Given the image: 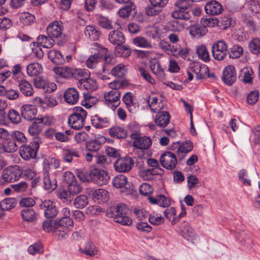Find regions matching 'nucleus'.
<instances>
[{"label": "nucleus", "instance_id": "1", "mask_svg": "<svg viewBox=\"0 0 260 260\" xmlns=\"http://www.w3.org/2000/svg\"><path fill=\"white\" fill-rule=\"evenodd\" d=\"M129 209L128 207L122 203L118 204L110 207L107 210V215L113 218V220L124 225H129L132 222V219L128 216Z\"/></svg>", "mask_w": 260, "mask_h": 260}, {"label": "nucleus", "instance_id": "2", "mask_svg": "<svg viewBox=\"0 0 260 260\" xmlns=\"http://www.w3.org/2000/svg\"><path fill=\"white\" fill-rule=\"evenodd\" d=\"M86 116L87 112L83 108L75 107L73 113L68 118V123L73 129H80L84 126Z\"/></svg>", "mask_w": 260, "mask_h": 260}, {"label": "nucleus", "instance_id": "3", "mask_svg": "<svg viewBox=\"0 0 260 260\" xmlns=\"http://www.w3.org/2000/svg\"><path fill=\"white\" fill-rule=\"evenodd\" d=\"M40 143H41L40 138H36L29 145H22L19 149L21 157L26 160L35 158Z\"/></svg>", "mask_w": 260, "mask_h": 260}, {"label": "nucleus", "instance_id": "4", "mask_svg": "<svg viewBox=\"0 0 260 260\" xmlns=\"http://www.w3.org/2000/svg\"><path fill=\"white\" fill-rule=\"evenodd\" d=\"M99 62L102 63V71H108L116 63V59L108 52L107 48L99 45Z\"/></svg>", "mask_w": 260, "mask_h": 260}, {"label": "nucleus", "instance_id": "5", "mask_svg": "<svg viewBox=\"0 0 260 260\" xmlns=\"http://www.w3.org/2000/svg\"><path fill=\"white\" fill-rule=\"evenodd\" d=\"M76 174L83 182H93L96 184L98 182V167L96 165L90 166L89 173L82 169H77Z\"/></svg>", "mask_w": 260, "mask_h": 260}, {"label": "nucleus", "instance_id": "6", "mask_svg": "<svg viewBox=\"0 0 260 260\" xmlns=\"http://www.w3.org/2000/svg\"><path fill=\"white\" fill-rule=\"evenodd\" d=\"M22 174V171L18 166L10 167L2 172V179L5 182H13L17 181Z\"/></svg>", "mask_w": 260, "mask_h": 260}, {"label": "nucleus", "instance_id": "7", "mask_svg": "<svg viewBox=\"0 0 260 260\" xmlns=\"http://www.w3.org/2000/svg\"><path fill=\"white\" fill-rule=\"evenodd\" d=\"M213 57L217 60H222L227 56L228 45L222 40L218 41L212 46Z\"/></svg>", "mask_w": 260, "mask_h": 260}, {"label": "nucleus", "instance_id": "8", "mask_svg": "<svg viewBox=\"0 0 260 260\" xmlns=\"http://www.w3.org/2000/svg\"><path fill=\"white\" fill-rule=\"evenodd\" d=\"M131 138L134 140L133 145L135 147L140 149H147L151 145V140L146 136L141 137L140 133H132Z\"/></svg>", "mask_w": 260, "mask_h": 260}, {"label": "nucleus", "instance_id": "9", "mask_svg": "<svg viewBox=\"0 0 260 260\" xmlns=\"http://www.w3.org/2000/svg\"><path fill=\"white\" fill-rule=\"evenodd\" d=\"M134 160L130 157H125L118 159L114 164L115 170L121 173L129 171L134 165Z\"/></svg>", "mask_w": 260, "mask_h": 260}, {"label": "nucleus", "instance_id": "10", "mask_svg": "<svg viewBox=\"0 0 260 260\" xmlns=\"http://www.w3.org/2000/svg\"><path fill=\"white\" fill-rule=\"evenodd\" d=\"M160 163L163 167L168 170H173L177 165V158L175 154L167 151L161 154Z\"/></svg>", "mask_w": 260, "mask_h": 260}, {"label": "nucleus", "instance_id": "11", "mask_svg": "<svg viewBox=\"0 0 260 260\" xmlns=\"http://www.w3.org/2000/svg\"><path fill=\"white\" fill-rule=\"evenodd\" d=\"M120 92L117 90H112L104 95L105 104L115 110L120 105Z\"/></svg>", "mask_w": 260, "mask_h": 260}, {"label": "nucleus", "instance_id": "12", "mask_svg": "<svg viewBox=\"0 0 260 260\" xmlns=\"http://www.w3.org/2000/svg\"><path fill=\"white\" fill-rule=\"evenodd\" d=\"M40 208L44 210L45 217L47 218H52L55 217L58 214V210L55 203L50 200H45L40 205Z\"/></svg>", "mask_w": 260, "mask_h": 260}, {"label": "nucleus", "instance_id": "13", "mask_svg": "<svg viewBox=\"0 0 260 260\" xmlns=\"http://www.w3.org/2000/svg\"><path fill=\"white\" fill-rule=\"evenodd\" d=\"M63 26L60 21H54L48 26L46 31L50 38H58L62 34Z\"/></svg>", "mask_w": 260, "mask_h": 260}, {"label": "nucleus", "instance_id": "14", "mask_svg": "<svg viewBox=\"0 0 260 260\" xmlns=\"http://www.w3.org/2000/svg\"><path fill=\"white\" fill-rule=\"evenodd\" d=\"M191 72L194 73L196 78L201 80L206 77L209 72L208 68L206 65H202L199 62H192L190 64Z\"/></svg>", "mask_w": 260, "mask_h": 260}, {"label": "nucleus", "instance_id": "15", "mask_svg": "<svg viewBox=\"0 0 260 260\" xmlns=\"http://www.w3.org/2000/svg\"><path fill=\"white\" fill-rule=\"evenodd\" d=\"M42 181L44 188L50 192L53 191L57 187L56 179L53 176H51L47 171L43 172Z\"/></svg>", "mask_w": 260, "mask_h": 260}, {"label": "nucleus", "instance_id": "16", "mask_svg": "<svg viewBox=\"0 0 260 260\" xmlns=\"http://www.w3.org/2000/svg\"><path fill=\"white\" fill-rule=\"evenodd\" d=\"M222 79L223 82L228 85H232L236 81V73L234 66L229 65L224 68L223 71Z\"/></svg>", "mask_w": 260, "mask_h": 260}, {"label": "nucleus", "instance_id": "17", "mask_svg": "<svg viewBox=\"0 0 260 260\" xmlns=\"http://www.w3.org/2000/svg\"><path fill=\"white\" fill-rule=\"evenodd\" d=\"M21 116L26 120L31 121L35 119L37 113V108L32 105H24L21 108Z\"/></svg>", "mask_w": 260, "mask_h": 260}, {"label": "nucleus", "instance_id": "18", "mask_svg": "<svg viewBox=\"0 0 260 260\" xmlns=\"http://www.w3.org/2000/svg\"><path fill=\"white\" fill-rule=\"evenodd\" d=\"M206 13L211 15H217L223 11L221 5L216 1H211L205 6Z\"/></svg>", "mask_w": 260, "mask_h": 260}, {"label": "nucleus", "instance_id": "19", "mask_svg": "<svg viewBox=\"0 0 260 260\" xmlns=\"http://www.w3.org/2000/svg\"><path fill=\"white\" fill-rule=\"evenodd\" d=\"M150 69L160 80L165 79L164 69L161 68L160 63L157 60L153 59L150 61Z\"/></svg>", "mask_w": 260, "mask_h": 260}, {"label": "nucleus", "instance_id": "20", "mask_svg": "<svg viewBox=\"0 0 260 260\" xmlns=\"http://www.w3.org/2000/svg\"><path fill=\"white\" fill-rule=\"evenodd\" d=\"M64 101L71 105L75 104L79 99V93L74 88H70L66 90L64 93Z\"/></svg>", "mask_w": 260, "mask_h": 260}, {"label": "nucleus", "instance_id": "21", "mask_svg": "<svg viewBox=\"0 0 260 260\" xmlns=\"http://www.w3.org/2000/svg\"><path fill=\"white\" fill-rule=\"evenodd\" d=\"M18 87L21 92L25 96H31L34 93L32 85L26 80L19 81Z\"/></svg>", "mask_w": 260, "mask_h": 260}, {"label": "nucleus", "instance_id": "22", "mask_svg": "<svg viewBox=\"0 0 260 260\" xmlns=\"http://www.w3.org/2000/svg\"><path fill=\"white\" fill-rule=\"evenodd\" d=\"M109 41L117 46L122 45L125 42L124 35L118 30H113L109 35Z\"/></svg>", "mask_w": 260, "mask_h": 260}, {"label": "nucleus", "instance_id": "23", "mask_svg": "<svg viewBox=\"0 0 260 260\" xmlns=\"http://www.w3.org/2000/svg\"><path fill=\"white\" fill-rule=\"evenodd\" d=\"M158 113L154 119L155 123L160 127H165L170 122V115L167 111L158 112Z\"/></svg>", "mask_w": 260, "mask_h": 260}, {"label": "nucleus", "instance_id": "24", "mask_svg": "<svg viewBox=\"0 0 260 260\" xmlns=\"http://www.w3.org/2000/svg\"><path fill=\"white\" fill-rule=\"evenodd\" d=\"M193 148V145L190 141H186L182 143L176 151L177 154L180 160L183 159L186 154L191 151Z\"/></svg>", "mask_w": 260, "mask_h": 260}, {"label": "nucleus", "instance_id": "25", "mask_svg": "<svg viewBox=\"0 0 260 260\" xmlns=\"http://www.w3.org/2000/svg\"><path fill=\"white\" fill-rule=\"evenodd\" d=\"M180 231L182 236L188 241H192L195 238L193 230L187 222H183V223H182Z\"/></svg>", "mask_w": 260, "mask_h": 260}, {"label": "nucleus", "instance_id": "26", "mask_svg": "<svg viewBox=\"0 0 260 260\" xmlns=\"http://www.w3.org/2000/svg\"><path fill=\"white\" fill-rule=\"evenodd\" d=\"M71 179L68 185V190L71 195H76L82 191L83 187L73 174H71Z\"/></svg>", "mask_w": 260, "mask_h": 260}, {"label": "nucleus", "instance_id": "27", "mask_svg": "<svg viewBox=\"0 0 260 260\" xmlns=\"http://www.w3.org/2000/svg\"><path fill=\"white\" fill-rule=\"evenodd\" d=\"M74 69L71 67L64 66L58 67L54 69L55 73L64 78L73 77V71Z\"/></svg>", "mask_w": 260, "mask_h": 260}, {"label": "nucleus", "instance_id": "28", "mask_svg": "<svg viewBox=\"0 0 260 260\" xmlns=\"http://www.w3.org/2000/svg\"><path fill=\"white\" fill-rule=\"evenodd\" d=\"M110 135L117 139H124L127 135V131L122 127L119 126L113 127L110 129Z\"/></svg>", "mask_w": 260, "mask_h": 260}, {"label": "nucleus", "instance_id": "29", "mask_svg": "<svg viewBox=\"0 0 260 260\" xmlns=\"http://www.w3.org/2000/svg\"><path fill=\"white\" fill-rule=\"evenodd\" d=\"M26 71L29 76H37L42 72V68L38 63H31L27 66Z\"/></svg>", "mask_w": 260, "mask_h": 260}, {"label": "nucleus", "instance_id": "30", "mask_svg": "<svg viewBox=\"0 0 260 260\" xmlns=\"http://www.w3.org/2000/svg\"><path fill=\"white\" fill-rule=\"evenodd\" d=\"M49 58L55 64H62L64 59L61 54L55 49H52L48 51Z\"/></svg>", "mask_w": 260, "mask_h": 260}, {"label": "nucleus", "instance_id": "31", "mask_svg": "<svg viewBox=\"0 0 260 260\" xmlns=\"http://www.w3.org/2000/svg\"><path fill=\"white\" fill-rule=\"evenodd\" d=\"M17 204L16 199L14 198H6L0 202V207L3 211L10 210L14 208Z\"/></svg>", "mask_w": 260, "mask_h": 260}, {"label": "nucleus", "instance_id": "32", "mask_svg": "<svg viewBox=\"0 0 260 260\" xmlns=\"http://www.w3.org/2000/svg\"><path fill=\"white\" fill-rule=\"evenodd\" d=\"M37 41L42 46L46 48H51L55 43L53 38L44 35L39 36L37 38Z\"/></svg>", "mask_w": 260, "mask_h": 260}, {"label": "nucleus", "instance_id": "33", "mask_svg": "<svg viewBox=\"0 0 260 260\" xmlns=\"http://www.w3.org/2000/svg\"><path fill=\"white\" fill-rule=\"evenodd\" d=\"M126 70L124 65L122 64H119L117 66L114 67L111 71V74L117 77L119 80H122L125 74Z\"/></svg>", "mask_w": 260, "mask_h": 260}, {"label": "nucleus", "instance_id": "34", "mask_svg": "<svg viewBox=\"0 0 260 260\" xmlns=\"http://www.w3.org/2000/svg\"><path fill=\"white\" fill-rule=\"evenodd\" d=\"M207 31L206 28L204 26L200 25H193L189 28V33L193 37H201L204 36Z\"/></svg>", "mask_w": 260, "mask_h": 260}, {"label": "nucleus", "instance_id": "35", "mask_svg": "<svg viewBox=\"0 0 260 260\" xmlns=\"http://www.w3.org/2000/svg\"><path fill=\"white\" fill-rule=\"evenodd\" d=\"M196 52L199 58L204 61L208 62L210 60L209 54L204 45L198 46L196 48Z\"/></svg>", "mask_w": 260, "mask_h": 260}, {"label": "nucleus", "instance_id": "36", "mask_svg": "<svg viewBox=\"0 0 260 260\" xmlns=\"http://www.w3.org/2000/svg\"><path fill=\"white\" fill-rule=\"evenodd\" d=\"M78 86L80 88L85 89L87 90H93L96 89V82L90 79H84L82 81H78Z\"/></svg>", "mask_w": 260, "mask_h": 260}, {"label": "nucleus", "instance_id": "37", "mask_svg": "<svg viewBox=\"0 0 260 260\" xmlns=\"http://www.w3.org/2000/svg\"><path fill=\"white\" fill-rule=\"evenodd\" d=\"M57 225V221L54 220H46L42 223L43 230L47 232H54L58 229Z\"/></svg>", "mask_w": 260, "mask_h": 260}, {"label": "nucleus", "instance_id": "38", "mask_svg": "<svg viewBox=\"0 0 260 260\" xmlns=\"http://www.w3.org/2000/svg\"><path fill=\"white\" fill-rule=\"evenodd\" d=\"M42 125L38 122L36 119L28 127V132L30 135L36 137V138H38L37 136L42 132Z\"/></svg>", "mask_w": 260, "mask_h": 260}, {"label": "nucleus", "instance_id": "39", "mask_svg": "<svg viewBox=\"0 0 260 260\" xmlns=\"http://www.w3.org/2000/svg\"><path fill=\"white\" fill-rule=\"evenodd\" d=\"M188 9H177L172 13V16L175 19H189L190 15Z\"/></svg>", "mask_w": 260, "mask_h": 260}, {"label": "nucleus", "instance_id": "40", "mask_svg": "<svg viewBox=\"0 0 260 260\" xmlns=\"http://www.w3.org/2000/svg\"><path fill=\"white\" fill-rule=\"evenodd\" d=\"M73 77L78 79V81H82L84 79H88L89 77V73L85 69H74Z\"/></svg>", "mask_w": 260, "mask_h": 260}, {"label": "nucleus", "instance_id": "41", "mask_svg": "<svg viewBox=\"0 0 260 260\" xmlns=\"http://www.w3.org/2000/svg\"><path fill=\"white\" fill-rule=\"evenodd\" d=\"M58 229H62L65 230H70L74 225L73 221L70 217H62L58 221Z\"/></svg>", "mask_w": 260, "mask_h": 260}, {"label": "nucleus", "instance_id": "42", "mask_svg": "<svg viewBox=\"0 0 260 260\" xmlns=\"http://www.w3.org/2000/svg\"><path fill=\"white\" fill-rule=\"evenodd\" d=\"M112 183L114 187L121 188L124 187L127 184V178L124 175H118L113 179Z\"/></svg>", "mask_w": 260, "mask_h": 260}, {"label": "nucleus", "instance_id": "43", "mask_svg": "<svg viewBox=\"0 0 260 260\" xmlns=\"http://www.w3.org/2000/svg\"><path fill=\"white\" fill-rule=\"evenodd\" d=\"M18 148V146L17 142L14 141L12 138V139H7L4 144V150L8 153L15 152L17 150Z\"/></svg>", "mask_w": 260, "mask_h": 260}, {"label": "nucleus", "instance_id": "44", "mask_svg": "<svg viewBox=\"0 0 260 260\" xmlns=\"http://www.w3.org/2000/svg\"><path fill=\"white\" fill-rule=\"evenodd\" d=\"M63 158L64 161L68 162H71L73 161V157H79L78 152L74 149H64Z\"/></svg>", "mask_w": 260, "mask_h": 260}, {"label": "nucleus", "instance_id": "45", "mask_svg": "<svg viewBox=\"0 0 260 260\" xmlns=\"http://www.w3.org/2000/svg\"><path fill=\"white\" fill-rule=\"evenodd\" d=\"M123 102L126 106V108L131 113H134L135 110L132 108V107L135 106V103H134L133 95L130 92H127L123 96L122 98Z\"/></svg>", "mask_w": 260, "mask_h": 260}, {"label": "nucleus", "instance_id": "46", "mask_svg": "<svg viewBox=\"0 0 260 260\" xmlns=\"http://www.w3.org/2000/svg\"><path fill=\"white\" fill-rule=\"evenodd\" d=\"M35 20V16L29 12H24L20 14V21L24 25H30Z\"/></svg>", "mask_w": 260, "mask_h": 260}, {"label": "nucleus", "instance_id": "47", "mask_svg": "<svg viewBox=\"0 0 260 260\" xmlns=\"http://www.w3.org/2000/svg\"><path fill=\"white\" fill-rule=\"evenodd\" d=\"M22 218L28 222H32L36 218V213L32 209H24L21 211Z\"/></svg>", "mask_w": 260, "mask_h": 260}, {"label": "nucleus", "instance_id": "48", "mask_svg": "<svg viewBox=\"0 0 260 260\" xmlns=\"http://www.w3.org/2000/svg\"><path fill=\"white\" fill-rule=\"evenodd\" d=\"M162 169L152 168L148 169L143 172V177L145 179H150L153 175H159L163 174Z\"/></svg>", "mask_w": 260, "mask_h": 260}, {"label": "nucleus", "instance_id": "49", "mask_svg": "<svg viewBox=\"0 0 260 260\" xmlns=\"http://www.w3.org/2000/svg\"><path fill=\"white\" fill-rule=\"evenodd\" d=\"M115 53L117 55L123 57H127L131 54V50L127 45H119L115 49Z\"/></svg>", "mask_w": 260, "mask_h": 260}, {"label": "nucleus", "instance_id": "50", "mask_svg": "<svg viewBox=\"0 0 260 260\" xmlns=\"http://www.w3.org/2000/svg\"><path fill=\"white\" fill-rule=\"evenodd\" d=\"M249 49L251 53L255 55L260 54V39H253L249 44Z\"/></svg>", "mask_w": 260, "mask_h": 260}, {"label": "nucleus", "instance_id": "51", "mask_svg": "<svg viewBox=\"0 0 260 260\" xmlns=\"http://www.w3.org/2000/svg\"><path fill=\"white\" fill-rule=\"evenodd\" d=\"M219 20L215 17H203L201 20V23L206 28L207 27H212L218 25Z\"/></svg>", "mask_w": 260, "mask_h": 260}, {"label": "nucleus", "instance_id": "52", "mask_svg": "<svg viewBox=\"0 0 260 260\" xmlns=\"http://www.w3.org/2000/svg\"><path fill=\"white\" fill-rule=\"evenodd\" d=\"M88 198L86 196L82 194L75 198L74 205L77 208H83L88 204Z\"/></svg>", "mask_w": 260, "mask_h": 260}, {"label": "nucleus", "instance_id": "53", "mask_svg": "<svg viewBox=\"0 0 260 260\" xmlns=\"http://www.w3.org/2000/svg\"><path fill=\"white\" fill-rule=\"evenodd\" d=\"M95 248V246L92 242H88L86 244L85 248H80V251L86 255L93 256L96 254L97 251Z\"/></svg>", "mask_w": 260, "mask_h": 260}, {"label": "nucleus", "instance_id": "54", "mask_svg": "<svg viewBox=\"0 0 260 260\" xmlns=\"http://www.w3.org/2000/svg\"><path fill=\"white\" fill-rule=\"evenodd\" d=\"M8 120L14 124H18L21 122V118L18 112L14 109H11L8 113Z\"/></svg>", "mask_w": 260, "mask_h": 260}, {"label": "nucleus", "instance_id": "55", "mask_svg": "<svg viewBox=\"0 0 260 260\" xmlns=\"http://www.w3.org/2000/svg\"><path fill=\"white\" fill-rule=\"evenodd\" d=\"M135 9V6L133 3H128L126 6L121 8L118 12L121 17H127L131 15L132 10Z\"/></svg>", "mask_w": 260, "mask_h": 260}, {"label": "nucleus", "instance_id": "56", "mask_svg": "<svg viewBox=\"0 0 260 260\" xmlns=\"http://www.w3.org/2000/svg\"><path fill=\"white\" fill-rule=\"evenodd\" d=\"M110 180V176L106 170H99V185L107 184Z\"/></svg>", "mask_w": 260, "mask_h": 260}, {"label": "nucleus", "instance_id": "57", "mask_svg": "<svg viewBox=\"0 0 260 260\" xmlns=\"http://www.w3.org/2000/svg\"><path fill=\"white\" fill-rule=\"evenodd\" d=\"M133 43L139 47L144 48H152L151 44L146 39L142 37H137L133 39Z\"/></svg>", "mask_w": 260, "mask_h": 260}, {"label": "nucleus", "instance_id": "58", "mask_svg": "<svg viewBox=\"0 0 260 260\" xmlns=\"http://www.w3.org/2000/svg\"><path fill=\"white\" fill-rule=\"evenodd\" d=\"M243 48L238 45H234L231 48V51L229 53V56L232 58H239L243 53Z\"/></svg>", "mask_w": 260, "mask_h": 260}, {"label": "nucleus", "instance_id": "59", "mask_svg": "<svg viewBox=\"0 0 260 260\" xmlns=\"http://www.w3.org/2000/svg\"><path fill=\"white\" fill-rule=\"evenodd\" d=\"M27 251L29 254L32 255L36 253L42 254L44 252L43 245L41 243H36L29 246Z\"/></svg>", "mask_w": 260, "mask_h": 260}, {"label": "nucleus", "instance_id": "60", "mask_svg": "<svg viewBox=\"0 0 260 260\" xmlns=\"http://www.w3.org/2000/svg\"><path fill=\"white\" fill-rule=\"evenodd\" d=\"M85 34L92 40L95 41L98 39V30L93 26H87L85 30Z\"/></svg>", "mask_w": 260, "mask_h": 260}, {"label": "nucleus", "instance_id": "61", "mask_svg": "<svg viewBox=\"0 0 260 260\" xmlns=\"http://www.w3.org/2000/svg\"><path fill=\"white\" fill-rule=\"evenodd\" d=\"M11 136L14 141L19 144L24 143L26 141V138L25 135L23 133L19 131H16L13 132Z\"/></svg>", "mask_w": 260, "mask_h": 260}, {"label": "nucleus", "instance_id": "62", "mask_svg": "<svg viewBox=\"0 0 260 260\" xmlns=\"http://www.w3.org/2000/svg\"><path fill=\"white\" fill-rule=\"evenodd\" d=\"M162 9L151 4L145 8V12L148 16H155L161 12Z\"/></svg>", "mask_w": 260, "mask_h": 260}, {"label": "nucleus", "instance_id": "63", "mask_svg": "<svg viewBox=\"0 0 260 260\" xmlns=\"http://www.w3.org/2000/svg\"><path fill=\"white\" fill-rule=\"evenodd\" d=\"M151 99V97L149 96L148 100V103H149V106L151 109V110L154 113H157L159 112L163 108V106H158V107L156 106V104L158 102V99L156 97H152V101L150 103V100Z\"/></svg>", "mask_w": 260, "mask_h": 260}, {"label": "nucleus", "instance_id": "64", "mask_svg": "<svg viewBox=\"0 0 260 260\" xmlns=\"http://www.w3.org/2000/svg\"><path fill=\"white\" fill-rule=\"evenodd\" d=\"M193 3L192 0H178L175 4L177 8L181 9H188Z\"/></svg>", "mask_w": 260, "mask_h": 260}]
</instances>
